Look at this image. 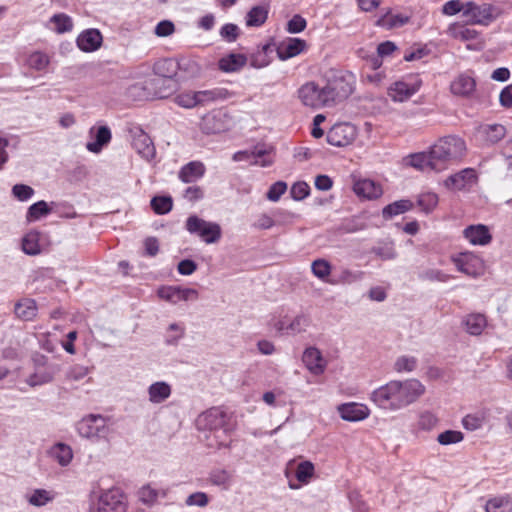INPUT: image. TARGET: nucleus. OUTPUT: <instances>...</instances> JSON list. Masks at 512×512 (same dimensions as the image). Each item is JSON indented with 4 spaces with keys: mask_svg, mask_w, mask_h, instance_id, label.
I'll return each instance as SVG.
<instances>
[{
    "mask_svg": "<svg viewBox=\"0 0 512 512\" xmlns=\"http://www.w3.org/2000/svg\"><path fill=\"white\" fill-rule=\"evenodd\" d=\"M269 13L268 5H257L252 7L246 15V26L248 27H260L262 26Z\"/></svg>",
    "mask_w": 512,
    "mask_h": 512,
    "instance_id": "28",
    "label": "nucleus"
},
{
    "mask_svg": "<svg viewBox=\"0 0 512 512\" xmlns=\"http://www.w3.org/2000/svg\"><path fill=\"white\" fill-rule=\"evenodd\" d=\"M311 324V318L307 314H299L289 321L288 329L290 334L295 335L305 332Z\"/></svg>",
    "mask_w": 512,
    "mask_h": 512,
    "instance_id": "47",
    "label": "nucleus"
},
{
    "mask_svg": "<svg viewBox=\"0 0 512 512\" xmlns=\"http://www.w3.org/2000/svg\"><path fill=\"white\" fill-rule=\"evenodd\" d=\"M472 169H464L459 173L449 176L445 180V186L450 189L462 190L465 188L466 183L474 177Z\"/></svg>",
    "mask_w": 512,
    "mask_h": 512,
    "instance_id": "34",
    "label": "nucleus"
},
{
    "mask_svg": "<svg viewBox=\"0 0 512 512\" xmlns=\"http://www.w3.org/2000/svg\"><path fill=\"white\" fill-rule=\"evenodd\" d=\"M438 204V196L435 193H423L418 198V205L425 212H431Z\"/></svg>",
    "mask_w": 512,
    "mask_h": 512,
    "instance_id": "57",
    "label": "nucleus"
},
{
    "mask_svg": "<svg viewBox=\"0 0 512 512\" xmlns=\"http://www.w3.org/2000/svg\"><path fill=\"white\" fill-rule=\"evenodd\" d=\"M92 512H127V503L119 489H109L101 493Z\"/></svg>",
    "mask_w": 512,
    "mask_h": 512,
    "instance_id": "8",
    "label": "nucleus"
},
{
    "mask_svg": "<svg viewBox=\"0 0 512 512\" xmlns=\"http://www.w3.org/2000/svg\"><path fill=\"white\" fill-rule=\"evenodd\" d=\"M323 87L326 108H332L345 101L354 90L352 75H332Z\"/></svg>",
    "mask_w": 512,
    "mask_h": 512,
    "instance_id": "3",
    "label": "nucleus"
},
{
    "mask_svg": "<svg viewBox=\"0 0 512 512\" xmlns=\"http://www.w3.org/2000/svg\"><path fill=\"white\" fill-rule=\"evenodd\" d=\"M315 467L311 461H301L296 464L295 477L301 484H308L314 477Z\"/></svg>",
    "mask_w": 512,
    "mask_h": 512,
    "instance_id": "41",
    "label": "nucleus"
},
{
    "mask_svg": "<svg viewBox=\"0 0 512 512\" xmlns=\"http://www.w3.org/2000/svg\"><path fill=\"white\" fill-rule=\"evenodd\" d=\"M463 236L472 245L485 246L492 241V235L487 226L482 224L470 225L463 230Z\"/></svg>",
    "mask_w": 512,
    "mask_h": 512,
    "instance_id": "16",
    "label": "nucleus"
},
{
    "mask_svg": "<svg viewBox=\"0 0 512 512\" xmlns=\"http://www.w3.org/2000/svg\"><path fill=\"white\" fill-rule=\"evenodd\" d=\"M353 191L356 195L366 199L378 198L383 192L381 186L370 179H359L355 181Z\"/></svg>",
    "mask_w": 512,
    "mask_h": 512,
    "instance_id": "19",
    "label": "nucleus"
},
{
    "mask_svg": "<svg viewBox=\"0 0 512 512\" xmlns=\"http://www.w3.org/2000/svg\"><path fill=\"white\" fill-rule=\"evenodd\" d=\"M342 419L346 421H361L368 416V408L363 404L347 403L339 407Z\"/></svg>",
    "mask_w": 512,
    "mask_h": 512,
    "instance_id": "22",
    "label": "nucleus"
},
{
    "mask_svg": "<svg viewBox=\"0 0 512 512\" xmlns=\"http://www.w3.org/2000/svg\"><path fill=\"white\" fill-rule=\"evenodd\" d=\"M408 22L409 17L406 15L387 12L377 20L376 25L389 30L402 27Z\"/></svg>",
    "mask_w": 512,
    "mask_h": 512,
    "instance_id": "35",
    "label": "nucleus"
},
{
    "mask_svg": "<svg viewBox=\"0 0 512 512\" xmlns=\"http://www.w3.org/2000/svg\"><path fill=\"white\" fill-rule=\"evenodd\" d=\"M14 312L22 320L29 321L36 316L37 307L32 299H24L15 305Z\"/></svg>",
    "mask_w": 512,
    "mask_h": 512,
    "instance_id": "36",
    "label": "nucleus"
},
{
    "mask_svg": "<svg viewBox=\"0 0 512 512\" xmlns=\"http://www.w3.org/2000/svg\"><path fill=\"white\" fill-rule=\"evenodd\" d=\"M77 431L87 439H106L111 432L108 420L102 415L90 414L77 423Z\"/></svg>",
    "mask_w": 512,
    "mask_h": 512,
    "instance_id": "4",
    "label": "nucleus"
},
{
    "mask_svg": "<svg viewBox=\"0 0 512 512\" xmlns=\"http://www.w3.org/2000/svg\"><path fill=\"white\" fill-rule=\"evenodd\" d=\"M178 67L179 64L172 59H160L153 66L155 77L149 79L148 85L170 83L176 76Z\"/></svg>",
    "mask_w": 512,
    "mask_h": 512,
    "instance_id": "12",
    "label": "nucleus"
},
{
    "mask_svg": "<svg viewBox=\"0 0 512 512\" xmlns=\"http://www.w3.org/2000/svg\"><path fill=\"white\" fill-rule=\"evenodd\" d=\"M417 359L413 356H400L394 363V370L398 373L412 372L417 367Z\"/></svg>",
    "mask_w": 512,
    "mask_h": 512,
    "instance_id": "49",
    "label": "nucleus"
},
{
    "mask_svg": "<svg viewBox=\"0 0 512 512\" xmlns=\"http://www.w3.org/2000/svg\"><path fill=\"white\" fill-rule=\"evenodd\" d=\"M172 206V198L169 196H155L151 199V207L156 214H167L171 211Z\"/></svg>",
    "mask_w": 512,
    "mask_h": 512,
    "instance_id": "48",
    "label": "nucleus"
},
{
    "mask_svg": "<svg viewBox=\"0 0 512 512\" xmlns=\"http://www.w3.org/2000/svg\"><path fill=\"white\" fill-rule=\"evenodd\" d=\"M420 85L419 80L396 81L388 88V95L395 102H404L419 90Z\"/></svg>",
    "mask_w": 512,
    "mask_h": 512,
    "instance_id": "11",
    "label": "nucleus"
},
{
    "mask_svg": "<svg viewBox=\"0 0 512 512\" xmlns=\"http://www.w3.org/2000/svg\"><path fill=\"white\" fill-rule=\"evenodd\" d=\"M201 129L207 134H215L223 130V124L217 115L207 114L202 118Z\"/></svg>",
    "mask_w": 512,
    "mask_h": 512,
    "instance_id": "45",
    "label": "nucleus"
},
{
    "mask_svg": "<svg viewBox=\"0 0 512 512\" xmlns=\"http://www.w3.org/2000/svg\"><path fill=\"white\" fill-rule=\"evenodd\" d=\"M302 360L306 368L314 375H320L325 371L327 362L316 347L306 348Z\"/></svg>",
    "mask_w": 512,
    "mask_h": 512,
    "instance_id": "15",
    "label": "nucleus"
},
{
    "mask_svg": "<svg viewBox=\"0 0 512 512\" xmlns=\"http://www.w3.org/2000/svg\"><path fill=\"white\" fill-rule=\"evenodd\" d=\"M492 10V6L488 3L477 5L473 2H467L464 8V15L474 23L488 24L493 19Z\"/></svg>",
    "mask_w": 512,
    "mask_h": 512,
    "instance_id": "14",
    "label": "nucleus"
},
{
    "mask_svg": "<svg viewBox=\"0 0 512 512\" xmlns=\"http://www.w3.org/2000/svg\"><path fill=\"white\" fill-rule=\"evenodd\" d=\"M356 128L349 123H338L327 132V142L336 147H344L351 144L356 138Z\"/></svg>",
    "mask_w": 512,
    "mask_h": 512,
    "instance_id": "10",
    "label": "nucleus"
},
{
    "mask_svg": "<svg viewBox=\"0 0 512 512\" xmlns=\"http://www.w3.org/2000/svg\"><path fill=\"white\" fill-rule=\"evenodd\" d=\"M200 106H205L214 102H221L228 100L235 96L233 91L224 87H214L208 90L197 91Z\"/></svg>",
    "mask_w": 512,
    "mask_h": 512,
    "instance_id": "17",
    "label": "nucleus"
},
{
    "mask_svg": "<svg viewBox=\"0 0 512 512\" xmlns=\"http://www.w3.org/2000/svg\"><path fill=\"white\" fill-rule=\"evenodd\" d=\"M40 233L37 231L28 232L22 239V251L27 255H37L41 252Z\"/></svg>",
    "mask_w": 512,
    "mask_h": 512,
    "instance_id": "39",
    "label": "nucleus"
},
{
    "mask_svg": "<svg viewBox=\"0 0 512 512\" xmlns=\"http://www.w3.org/2000/svg\"><path fill=\"white\" fill-rule=\"evenodd\" d=\"M466 331L471 335H480L487 326L486 317L480 313L467 315L463 320Z\"/></svg>",
    "mask_w": 512,
    "mask_h": 512,
    "instance_id": "29",
    "label": "nucleus"
},
{
    "mask_svg": "<svg viewBox=\"0 0 512 512\" xmlns=\"http://www.w3.org/2000/svg\"><path fill=\"white\" fill-rule=\"evenodd\" d=\"M50 455L62 467L69 465L73 458L71 447L64 443L53 445L50 449Z\"/></svg>",
    "mask_w": 512,
    "mask_h": 512,
    "instance_id": "32",
    "label": "nucleus"
},
{
    "mask_svg": "<svg viewBox=\"0 0 512 512\" xmlns=\"http://www.w3.org/2000/svg\"><path fill=\"white\" fill-rule=\"evenodd\" d=\"M420 279L427 281L447 282L452 277L439 269H427L420 273Z\"/></svg>",
    "mask_w": 512,
    "mask_h": 512,
    "instance_id": "60",
    "label": "nucleus"
},
{
    "mask_svg": "<svg viewBox=\"0 0 512 512\" xmlns=\"http://www.w3.org/2000/svg\"><path fill=\"white\" fill-rule=\"evenodd\" d=\"M247 63V57L244 54L230 53L218 61V67L225 73H234L240 71Z\"/></svg>",
    "mask_w": 512,
    "mask_h": 512,
    "instance_id": "20",
    "label": "nucleus"
},
{
    "mask_svg": "<svg viewBox=\"0 0 512 512\" xmlns=\"http://www.w3.org/2000/svg\"><path fill=\"white\" fill-rule=\"evenodd\" d=\"M465 150V142L459 137L448 136L440 139L429 150L434 171L444 170L449 162L460 159Z\"/></svg>",
    "mask_w": 512,
    "mask_h": 512,
    "instance_id": "2",
    "label": "nucleus"
},
{
    "mask_svg": "<svg viewBox=\"0 0 512 512\" xmlns=\"http://www.w3.org/2000/svg\"><path fill=\"white\" fill-rule=\"evenodd\" d=\"M132 133V147L143 159L152 160L155 157L156 150L149 135L141 128H136Z\"/></svg>",
    "mask_w": 512,
    "mask_h": 512,
    "instance_id": "13",
    "label": "nucleus"
},
{
    "mask_svg": "<svg viewBox=\"0 0 512 512\" xmlns=\"http://www.w3.org/2000/svg\"><path fill=\"white\" fill-rule=\"evenodd\" d=\"M185 227L190 234L197 235L207 244L216 243L221 238L219 224L208 222L196 215L187 218Z\"/></svg>",
    "mask_w": 512,
    "mask_h": 512,
    "instance_id": "5",
    "label": "nucleus"
},
{
    "mask_svg": "<svg viewBox=\"0 0 512 512\" xmlns=\"http://www.w3.org/2000/svg\"><path fill=\"white\" fill-rule=\"evenodd\" d=\"M12 195L19 201H27L34 195V189L25 184H15L12 187Z\"/></svg>",
    "mask_w": 512,
    "mask_h": 512,
    "instance_id": "61",
    "label": "nucleus"
},
{
    "mask_svg": "<svg viewBox=\"0 0 512 512\" xmlns=\"http://www.w3.org/2000/svg\"><path fill=\"white\" fill-rule=\"evenodd\" d=\"M50 21L55 24V30L58 33L69 32L73 28L71 18L64 13L55 14Z\"/></svg>",
    "mask_w": 512,
    "mask_h": 512,
    "instance_id": "51",
    "label": "nucleus"
},
{
    "mask_svg": "<svg viewBox=\"0 0 512 512\" xmlns=\"http://www.w3.org/2000/svg\"><path fill=\"white\" fill-rule=\"evenodd\" d=\"M208 446L211 448L221 449V448H229L232 440L230 439L229 432L226 433H218V437H214L209 432L207 435Z\"/></svg>",
    "mask_w": 512,
    "mask_h": 512,
    "instance_id": "53",
    "label": "nucleus"
},
{
    "mask_svg": "<svg viewBox=\"0 0 512 512\" xmlns=\"http://www.w3.org/2000/svg\"><path fill=\"white\" fill-rule=\"evenodd\" d=\"M208 481L222 490H229L233 483V473L223 468H215L209 473Z\"/></svg>",
    "mask_w": 512,
    "mask_h": 512,
    "instance_id": "27",
    "label": "nucleus"
},
{
    "mask_svg": "<svg viewBox=\"0 0 512 512\" xmlns=\"http://www.w3.org/2000/svg\"><path fill=\"white\" fill-rule=\"evenodd\" d=\"M310 193V187L306 182L299 181L292 185L290 194L291 197L296 200L300 201L306 198Z\"/></svg>",
    "mask_w": 512,
    "mask_h": 512,
    "instance_id": "62",
    "label": "nucleus"
},
{
    "mask_svg": "<svg viewBox=\"0 0 512 512\" xmlns=\"http://www.w3.org/2000/svg\"><path fill=\"white\" fill-rule=\"evenodd\" d=\"M251 154V162L256 165L268 166L272 163V159L270 158L269 153L262 146H256Z\"/></svg>",
    "mask_w": 512,
    "mask_h": 512,
    "instance_id": "52",
    "label": "nucleus"
},
{
    "mask_svg": "<svg viewBox=\"0 0 512 512\" xmlns=\"http://www.w3.org/2000/svg\"><path fill=\"white\" fill-rule=\"evenodd\" d=\"M437 424V418L434 414L431 412H423L420 414L417 427L421 430H431L434 428Z\"/></svg>",
    "mask_w": 512,
    "mask_h": 512,
    "instance_id": "64",
    "label": "nucleus"
},
{
    "mask_svg": "<svg viewBox=\"0 0 512 512\" xmlns=\"http://www.w3.org/2000/svg\"><path fill=\"white\" fill-rule=\"evenodd\" d=\"M484 422L485 416L483 413L468 414L462 420L465 429L470 431L480 429L484 425Z\"/></svg>",
    "mask_w": 512,
    "mask_h": 512,
    "instance_id": "54",
    "label": "nucleus"
},
{
    "mask_svg": "<svg viewBox=\"0 0 512 512\" xmlns=\"http://www.w3.org/2000/svg\"><path fill=\"white\" fill-rule=\"evenodd\" d=\"M463 440V434L456 430H446L440 433L437 437V441L441 445L456 444Z\"/></svg>",
    "mask_w": 512,
    "mask_h": 512,
    "instance_id": "58",
    "label": "nucleus"
},
{
    "mask_svg": "<svg viewBox=\"0 0 512 512\" xmlns=\"http://www.w3.org/2000/svg\"><path fill=\"white\" fill-rule=\"evenodd\" d=\"M297 97L301 104L313 110L326 108L323 87L315 81L302 84L297 90Z\"/></svg>",
    "mask_w": 512,
    "mask_h": 512,
    "instance_id": "6",
    "label": "nucleus"
},
{
    "mask_svg": "<svg viewBox=\"0 0 512 512\" xmlns=\"http://www.w3.org/2000/svg\"><path fill=\"white\" fill-rule=\"evenodd\" d=\"M54 499V494L45 489H35L27 496V501L35 507H42Z\"/></svg>",
    "mask_w": 512,
    "mask_h": 512,
    "instance_id": "43",
    "label": "nucleus"
},
{
    "mask_svg": "<svg viewBox=\"0 0 512 512\" xmlns=\"http://www.w3.org/2000/svg\"><path fill=\"white\" fill-rule=\"evenodd\" d=\"M111 131L107 126H100L97 128L95 141L88 142L86 148L88 151L93 153H99L103 146L107 145L111 141Z\"/></svg>",
    "mask_w": 512,
    "mask_h": 512,
    "instance_id": "30",
    "label": "nucleus"
},
{
    "mask_svg": "<svg viewBox=\"0 0 512 512\" xmlns=\"http://www.w3.org/2000/svg\"><path fill=\"white\" fill-rule=\"evenodd\" d=\"M413 203L408 199H402L395 201L383 208L382 215L385 219H391L392 217L405 213L411 210Z\"/></svg>",
    "mask_w": 512,
    "mask_h": 512,
    "instance_id": "37",
    "label": "nucleus"
},
{
    "mask_svg": "<svg viewBox=\"0 0 512 512\" xmlns=\"http://www.w3.org/2000/svg\"><path fill=\"white\" fill-rule=\"evenodd\" d=\"M102 44V35L97 29L83 31L77 38V46L84 52L97 50Z\"/></svg>",
    "mask_w": 512,
    "mask_h": 512,
    "instance_id": "18",
    "label": "nucleus"
},
{
    "mask_svg": "<svg viewBox=\"0 0 512 512\" xmlns=\"http://www.w3.org/2000/svg\"><path fill=\"white\" fill-rule=\"evenodd\" d=\"M311 270L315 277L324 282L330 283L331 279H329V276L331 274L332 266L327 260H314L311 264Z\"/></svg>",
    "mask_w": 512,
    "mask_h": 512,
    "instance_id": "42",
    "label": "nucleus"
},
{
    "mask_svg": "<svg viewBox=\"0 0 512 512\" xmlns=\"http://www.w3.org/2000/svg\"><path fill=\"white\" fill-rule=\"evenodd\" d=\"M457 270L465 275L477 278L484 274L485 263L483 259L472 252H462L451 258Z\"/></svg>",
    "mask_w": 512,
    "mask_h": 512,
    "instance_id": "7",
    "label": "nucleus"
},
{
    "mask_svg": "<svg viewBox=\"0 0 512 512\" xmlns=\"http://www.w3.org/2000/svg\"><path fill=\"white\" fill-rule=\"evenodd\" d=\"M148 399L152 404L165 402L172 393L171 386L165 381H157L148 387Z\"/></svg>",
    "mask_w": 512,
    "mask_h": 512,
    "instance_id": "21",
    "label": "nucleus"
},
{
    "mask_svg": "<svg viewBox=\"0 0 512 512\" xmlns=\"http://www.w3.org/2000/svg\"><path fill=\"white\" fill-rule=\"evenodd\" d=\"M204 173L205 167L203 163L192 161L180 169L178 177L184 183H192L202 178Z\"/></svg>",
    "mask_w": 512,
    "mask_h": 512,
    "instance_id": "24",
    "label": "nucleus"
},
{
    "mask_svg": "<svg viewBox=\"0 0 512 512\" xmlns=\"http://www.w3.org/2000/svg\"><path fill=\"white\" fill-rule=\"evenodd\" d=\"M51 212V209L48 207V204L44 201H38L32 204L26 213L27 222H34L39 220L41 217L48 215Z\"/></svg>",
    "mask_w": 512,
    "mask_h": 512,
    "instance_id": "44",
    "label": "nucleus"
},
{
    "mask_svg": "<svg viewBox=\"0 0 512 512\" xmlns=\"http://www.w3.org/2000/svg\"><path fill=\"white\" fill-rule=\"evenodd\" d=\"M174 102L183 108L191 109L199 106V97L197 91H184L175 96Z\"/></svg>",
    "mask_w": 512,
    "mask_h": 512,
    "instance_id": "46",
    "label": "nucleus"
},
{
    "mask_svg": "<svg viewBox=\"0 0 512 512\" xmlns=\"http://www.w3.org/2000/svg\"><path fill=\"white\" fill-rule=\"evenodd\" d=\"M364 276L363 271L351 270L348 268H342L334 279H331L330 284L332 285H350L362 280Z\"/></svg>",
    "mask_w": 512,
    "mask_h": 512,
    "instance_id": "33",
    "label": "nucleus"
},
{
    "mask_svg": "<svg viewBox=\"0 0 512 512\" xmlns=\"http://www.w3.org/2000/svg\"><path fill=\"white\" fill-rule=\"evenodd\" d=\"M138 498L143 504L151 506L158 498V491L152 488L150 485L143 486L138 491Z\"/></svg>",
    "mask_w": 512,
    "mask_h": 512,
    "instance_id": "59",
    "label": "nucleus"
},
{
    "mask_svg": "<svg viewBox=\"0 0 512 512\" xmlns=\"http://www.w3.org/2000/svg\"><path fill=\"white\" fill-rule=\"evenodd\" d=\"M158 296L166 301L177 303L179 302L180 286H163L157 291Z\"/></svg>",
    "mask_w": 512,
    "mask_h": 512,
    "instance_id": "56",
    "label": "nucleus"
},
{
    "mask_svg": "<svg viewBox=\"0 0 512 512\" xmlns=\"http://www.w3.org/2000/svg\"><path fill=\"white\" fill-rule=\"evenodd\" d=\"M476 87L474 78L469 75L461 74L456 77L450 85L451 92L457 96H469Z\"/></svg>",
    "mask_w": 512,
    "mask_h": 512,
    "instance_id": "23",
    "label": "nucleus"
},
{
    "mask_svg": "<svg viewBox=\"0 0 512 512\" xmlns=\"http://www.w3.org/2000/svg\"><path fill=\"white\" fill-rule=\"evenodd\" d=\"M168 332L169 333L166 338V343L168 345H176L178 341L184 336L185 329L176 323H172L168 327Z\"/></svg>",
    "mask_w": 512,
    "mask_h": 512,
    "instance_id": "63",
    "label": "nucleus"
},
{
    "mask_svg": "<svg viewBox=\"0 0 512 512\" xmlns=\"http://www.w3.org/2000/svg\"><path fill=\"white\" fill-rule=\"evenodd\" d=\"M306 47V42L299 38H291L285 44H282L278 50V56L282 60H286L297 56L300 54Z\"/></svg>",
    "mask_w": 512,
    "mask_h": 512,
    "instance_id": "26",
    "label": "nucleus"
},
{
    "mask_svg": "<svg viewBox=\"0 0 512 512\" xmlns=\"http://www.w3.org/2000/svg\"><path fill=\"white\" fill-rule=\"evenodd\" d=\"M486 512H512V497L509 495L495 497L487 501Z\"/></svg>",
    "mask_w": 512,
    "mask_h": 512,
    "instance_id": "38",
    "label": "nucleus"
},
{
    "mask_svg": "<svg viewBox=\"0 0 512 512\" xmlns=\"http://www.w3.org/2000/svg\"><path fill=\"white\" fill-rule=\"evenodd\" d=\"M486 139L490 143H496L505 136V127L501 124L488 125L484 128Z\"/></svg>",
    "mask_w": 512,
    "mask_h": 512,
    "instance_id": "55",
    "label": "nucleus"
},
{
    "mask_svg": "<svg viewBox=\"0 0 512 512\" xmlns=\"http://www.w3.org/2000/svg\"><path fill=\"white\" fill-rule=\"evenodd\" d=\"M272 52L270 44H265L258 48L257 51L250 56V65L254 68H263L269 65L270 59L268 54Z\"/></svg>",
    "mask_w": 512,
    "mask_h": 512,
    "instance_id": "40",
    "label": "nucleus"
},
{
    "mask_svg": "<svg viewBox=\"0 0 512 512\" xmlns=\"http://www.w3.org/2000/svg\"><path fill=\"white\" fill-rule=\"evenodd\" d=\"M227 414L218 409L213 408L201 414L197 420L199 426L209 429L211 435L218 437V433L230 432L231 428L227 426Z\"/></svg>",
    "mask_w": 512,
    "mask_h": 512,
    "instance_id": "9",
    "label": "nucleus"
},
{
    "mask_svg": "<svg viewBox=\"0 0 512 512\" xmlns=\"http://www.w3.org/2000/svg\"><path fill=\"white\" fill-rule=\"evenodd\" d=\"M404 162L407 166H411L420 171L434 170V163L429 151L411 154L404 158Z\"/></svg>",
    "mask_w": 512,
    "mask_h": 512,
    "instance_id": "25",
    "label": "nucleus"
},
{
    "mask_svg": "<svg viewBox=\"0 0 512 512\" xmlns=\"http://www.w3.org/2000/svg\"><path fill=\"white\" fill-rule=\"evenodd\" d=\"M447 33L450 37L460 41L475 40L478 36V32L475 29L458 23L450 25Z\"/></svg>",
    "mask_w": 512,
    "mask_h": 512,
    "instance_id": "31",
    "label": "nucleus"
},
{
    "mask_svg": "<svg viewBox=\"0 0 512 512\" xmlns=\"http://www.w3.org/2000/svg\"><path fill=\"white\" fill-rule=\"evenodd\" d=\"M49 63V57L45 53L39 51L30 54L27 59L28 66L37 71L44 70Z\"/></svg>",
    "mask_w": 512,
    "mask_h": 512,
    "instance_id": "50",
    "label": "nucleus"
},
{
    "mask_svg": "<svg viewBox=\"0 0 512 512\" xmlns=\"http://www.w3.org/2000/svg\"><path fill=\"white\" fill-rule=\"evenodd\" d=\"M425 391L418 379L392 380L374 390L371 400L382 409L396 411L416 402Z\"/></svg>",
    "mask_w": 512,
    "mask_h": 512,
    "instance_id": "1",
    "label": "nucleus"
}]
</instances>
